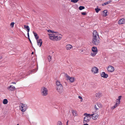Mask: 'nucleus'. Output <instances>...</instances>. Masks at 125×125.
<instances>
[{
	"mask_svg": "<svg viewBox=\"0 0 125 125\" xmlns=\"http://www.w3.org/2000/svg\"><path fill=\"white\" fill-rule=\"evenodd\" d=\"M100 39L98 33L96 31H94L93 32L92 40L93 43L95 45H98L100 43Z\"/></svg>",
	"mask_w": 125,
	"mask_h": 125,
	"instance_id": "nucleus-1",
	"label": "nucleus"
},
{
	"mask_svg": "<svg viewBox=\"0 0 125 125\" xmlns=\"http://www.w3.org/2000/svg\"><path fill=\"white\" fill-rule=\"evenodd\" d=\"M84 115L85 116L84 119V123H86L88 122L90 120L91 115L90 114H88L87 113H85Z\"/></svg>",
	"mask_w": 125,
	"mask_h": 125,
	"instance_id": "nucleus-2",
	"label": "nucleus"
},
{
	"mask_svg": "<svg viewBox=\"0 0 125 125\" xmlns=\"http://www.w3.org/2000/svg\"><path fill=\"white\" fill-rule=\"evenodd\" d=\"M41 93L42 95L45 96L48 94V90L47 88L44 87H42L41 89Z\"/></svg>",
	"mask_w": 125,
	"mask_h": 125,
	"instance_id": "nucleus-3",
	"label": "nucleus"
},
{
	"mask_svg": "<svg viewBox=\"0 0 125 125\" xmlns=\"http://www.w3.org/2000/svg\"><path fill=\"white\" fill-rule=\"evenodd\" d=\"M27 106L25 104L21 103L19 106L20 109L22 112H24L26 110L27 108Z\"/></svg>",
	"mask_w": 125,
	"mask_h": 125,
	"instance_id": "nucleus-4",
	"label": "nucleus"
},
{
	"mask_svg": "<svg viewBox=\"0 0 125 125\" xmlns=\"http://www.w3.org/2000/svg\"><path fill=\"white\" fill-rule=\"evenodd\" d=\"M107 71L108 72L112 73L114 72L115 71L114 68L112 66L109 65L107 67Z\"/></svg>",
	"mask_w": 125,
	"mask_h": 125,
	"instance_id": "nucleus-5",
	"label": "nucleus"
},
{
	"mask_svg": "<svg viewBox=\"0 0 125 125\" xmlns=\"http://www.w3.org/2000/svg\"><path fill=\"white\" fill-rule=\"evenodd\" d=\"M91 72L93 74H95L97 73L98 72V69L96 67L94 66L92 68Z\"/></svg>",
	"mask_w": 125,
	"mask_h": 125,
	"instance_id": "nucleus-6",
	"label": "nucleus"
},
{
	"mask_svg": "<svg viewBox=\"0 0 125 125\" xmlns=\"http://www.w3.org/2000/svg\"><path fill=\"white\" fill-rule=\"evenodd\" d=\"M57 90V91L59 93H61L63 91V87L62 85H60L59 86L56 87Z\"/></svg>",
	"mask_w": 125,
	"mask_h": 125,
	"instance_id": "nucleus-7",
	"label": "nucleus"
},
{
	"mask_svg": "<svg viewBox=\"0 0 125 125\" xmlns=\"http://www.w3.org/2000/svg\"><path fill=\"white\" fill-rule=\"evenodd\" d=\"M56 34H49V35L50 39L52 40H55Z\"/></svg>",
	"mask_w": 125,
	"mask_h": 125,
	"instance_id": "nucleus-8",
	"label": "nucleus"
},
{
	"mask_svg": "<svg viewBox=\"0 0 125 125\" xmlns=\"http://www.w3.org/2000/svg\"><path fill=\"white\" fill-rule=\"evenodd\" d=\"M66 79L67 80H69L70 82L72 83L73 82L74 79L73 77H70L67 74L65 75Z\"/></svg>",
	"mask_w": 125,
	"mask_h": 125,
	"instance_id": "nucleus-9",
	"label": "nucleus"
},
{
	"mask_svg": "<svg viewBox=\"0 0 125 125\" xmlns=\"http://www.w3.org/2000/svg\"><path fill=\"white\" fill-rule=\"evenodd\" d=\"M92 113V114H91V116H92V118L94 120L98 118V115L94 113L93 112Z\"/></svg>",
	"mask_w": 125,
	"mask_h": 125,
	"instance_id": "nucleus-10",
	"label": "nucleus"
},
{
	"mask_svg": "<svg viewBox=\"0 0 125 125\" xmlns=\"http://www.w3.org/2000/svg\"><path fill=\"white\" fill-rule=\"evenodd\" d=\"M122 97V96H120L118 97V99H116V105L117 106L120 104V100Z\"/></svg>",
	"mask_w": 125,
	"mask_h": 125,
	"instance_id": "nucleus-11",
	"label": "nucleus"
},
{
	"mask_svg": "<svg viewBox=\"0 0 125 125\" xmlns=\"http://www.w3.org/2000/svg\"><path fill=\"white\" fill-rule=\"evenodd\" d=\"M56 36L55 40L56 41H59L61 40L62 37V35L60 34L58 35L56 34Z\"/></svg>",
	"mask_w": 125,
	"mask_h": 125,
	"instance_id": "nucleus-12",
	"label": "nucleus"
},
{
	"mask_svg": "<svg viewBox=\"0 0 125 125\" xmlns=\"http://www.w3.org/2000/svg\"><path fill=\"white\" fill-rule=\"evenodd\" d=\"M118 23L120 24L125 23V19H122L118 21Z\"/></svg>",
	"mask_w": 125,
	"mask_h": 125,
	"instance_id": "nucleus-13",
	"label": "nucleus"
},
{
	"mask_svg": "<svg viewBox=\"0 0 125 125\" xmlns=\"http://www.w3.org/2000/svg\"><path fill=\"white\" fill-rule=\"evenodd\" d=\"M37 42L38 45L40 47H41L42 43V39H41L38 40H37Z\"/></svg>",
	"mask_w": 125,
	"mask_h": 125,
	"instance_id": "nucleus-14",
	"label": "nucleus"
},
{
	"mask_svg": "<svg viewBox=\"0 0 125 125\" xmlns=\"http://www.w3.org/2000/svg\"><path fill=\"white\" fill-rule=\"evenodd\" d=\"M24 28L25 29H27V31L28 32L27 35H28V37H29V32L30 31V28L29 26H26V25H24Z\"/></svg>",
	"mask_w": 125,
	"mask_h": 125,
	"instance_id": "nucleus-15",
	"label": "nucleus"
},
{
	"mask_svg": "<svg viewBox=\"0 0 125 125\" xmlns=\"http://www.w3.org/2000/svg\"><path fill=\"white\" fill-rule=\"evenodd\" d=\"M72 46L71 45L68 44L66 46V49L67 50H70L72 48Z\"/></svg>",
	"mask_w": 125,
	"mask_h": 125,
	"instance_id": "nucleus-16",
	"label": "nucleus"
},
{
	"mask_svg": "<svg viewBox=\"0 0 125 125\" xmlns=\"http://www.w3.org/2000/svg\"><path fill=\"white\" fill-rule=\"evenodd\" d=\"M8 89L9 90L13 91L15 90V88L14 86L10 85L8 87Z\"/></svg>",
	"mask_w": 125,
	"mask_h": 125,
	"instance_id": "nucleus-17",
	"label": "nucleus"
},
{
	"mask_svg": "<svg viewBox=\"0 0 125 125\" xmlns=\"http://www.w3.org/2000/svg\"><path fill=\"white\" fill-rule=\"evenodd\" d=\"M108 76V75L107 74L105 73L104 72H102V77L106 78H107Z\"/></svg>",
	"mask_w": 125,
	"mask_h": 125,
	"instance_id": "nucleus-18",
	"label": "nucleus"
},
{
	"mask_svg": "<svg viewBox=\"0 0 125 125\" xmlns=\"http://www.w3.org/2000/svg\"><path fill=\"white\" fill-rule=\"evenodd\" d=\"M107 15V11L106 10H105L103 12V16L104 17H105Z\"/></svg>",
	"mask_w": 125,
	"mask_h": 125,
	"instance_id": "nucleus-19",
	"label": "nucleus"
},
{
	"mask_svg": "<svg viewBox=\"0 0 125 125\" xmlns=\"http://www.w3.org/2000/svg\"><path fill=\"white\" fill-rule=\"evenodd\" d=\"M92 52H97V48L95 47H93L92 49Z\"/></svg>",
	"mask_w": 125,
	"mask_h": 125,
	"instance_id": "nucleus-20",
	"label": "nucleus"
},
{
	"mask_svg": "<svg viewBox=\"0 0 125 125\" xmlns=\"http://www.w3.org/2000/svg\"><path fill=\"white\" fill-rule=\"evenodd\" d=\"M56 83L57 85L56 87L59 86H60L61 85H62L61 83L58 81H56Z\"/></svg>",
	"mask_w": 125,
	"mask_h": 125,
	"instance_id": "nucleus-21",
	"label": "nucleus"
},
{
	"mask_svg": "<svg viewBox=\"0 0 125 125\" xmlns=\"http://www.w3.org/2000/svg\"><path fill=\"white\" fill-rule=\"evenodd\" d=\"M33 33L34 34L35 39L37 40L39 37L38 36L37 34L36 33H35L34 31H33Z\"/></svg>",
	"mask_w": 125,
	"mask_h": 125,
	"instance_id": "nucleus-22",
	"label": "nucleus"
},
{
	"mask_svg": "<svg viewBox=\"0 0 125 125\" xmlns=\"http://www.w3.org/2000/svg\"><path fill=\"white\" fill-rule=\"evenodd\" d=\"M97 52H92L91 53V55L93 57H94L97 53Z\"/></svg>",
	"mask_w": 125,
	"mask_h": 125,
	"instance_id": "nucleus-23",
	"label": "nucleus"
},
{
	"mask_svg": "<svg viewBox=\"0 0 125 125\" xmlns=\"http://www.w3.org/2000/svg\"><path fill=\"white\" fill-rule=\"evenodd\" d=\"M111 2V1H109L107 2H105V3L102 4V6H105L107 4H108L110 3Z\"/></svg>",
	"mask_w": 125,
	"mask_h": 125,
	"instance_id": "nucleus-24",
	"label": "nucleus"
},
{
	"mask_svg": "<svg viewBox=\"0 0 125 125\" xmlns=\"http://www.w3.org/2000/svg\"><path fill=\"white\" fill-rule=\"evenodd\" d=\"M72 112L73 115V116H75L77 115L76 111L73 110L72 111Z\"/></svg>",
	"mask_w": 125,
	"mask_h": 125,
	"instance_id": "nucleus-25",
	"label": "nucleus"
},
{
	"mask_svg": "<svg viewBox=\"0 0 125 125\" xmlns=\"http://www.w3.org/2000/svg\"><path fill=\"white\" fill-rule=\"evenodd\" d=\"M8 100L6 99H4L3 101V103L4 104H6L8 103Z\"/></svg>",
	"mask_w": 125,
	"mask_h": 125,
	"instance_id": "nucleus-26",
	"label": "nucleus"
},
{
	"mask_svg": "<svg viewBox=\"0 0 125 125\" xmlns=\"http://www.w3.org/2000/svg\"><path fill=\"white\" fill-rule=\"evenodd\" d=\"M57 125H62V122L60 121H58L57 122Z\"/></svg>",
	"mask_w": 125,
	"mask_h": 125,
	"instance_id": "nucleus-27",
	"label": "nucleus"
},
{
	"mask_svg": "<svg viewBox=\"0 0 125 125\" xmlns=\"http://www.w3.org/2000/svg\"><path fill=\"white\" fill-rule=\"evenodd\" d=\"M96 96L98 97H101V94L99 93H97L95 95Z\"/></svg>",
	"mask_w": 125,
	"mask_h": 125,
	"instance_id": "nucleus-28",
	"label": "nucleus"
},
{
	"mask_svg": "<svg viewBox=\"0 0 125 125\" xmlns=\"http://www.w3.org/2000/svg\"><path fill=\"white\" fill-rule=\"evenodd\" d=\"M48 61L50 62L51 60L52 57L50 56H49L48 57Z\"/></svg>",
	"mask_w": 125,
	"mask_h": 125,
	"instance_id": "nucleus-29",
	"label": "nucleus"
},
{
	"mask_svg": "<svg viewBox=\"0 0 125 125\" xmlns=\"http://www.w3.org/2000/svg\"><path fill=\"white\" fill-rule=\"evenodd\" d=\"M85 8L84 6H80L79 7V9L80 10H82L84 9Z\"/></svg>",
	"mask_w": 125,
	"mask_h": 125,
	"instance_id": "nucleus-30",
	"label": "nucleus"
},
{
	"mask_svg": "<svg viewBox=\"0 0 125 125\" xmlns=\"http://www.w3.org/2000/svg\"><path fill=\"white\" fill-rule=\"evenodd\" d=\"M97 105L98 106V107H99V109L100 108L102 107V105L100 103H98L97 104Z\"/></svg>",
	"mask_w": 125,
	"mask_h": 125,
	"instance_id": "nucleus-31",
	"label": "nucleus"
},
{
	"mask_svg": "<svg viewBox=\"0 0 125 125\" xmlns=\"http://www.w3.org/2000/svg\"><path fill=\"white\" fill-rule=\"evenodd\" d=\"M95 10L96 12L97 13H98L99 11H100L101 10L100 9H99L98 8H95Z\"/></svg>",
	"mask_w": 125,
	"mask_h": 125,
	"instance_id": "nucleus-32",
	"label": "nucleus"
},
{
	"mask_svg": "<svg viewBox=\"0 0 125 125\" xmlns=\"http://www.w3.org/2000/svg\"><path fill=\"white\" fill-rule=\"evenodd\" d=\"M94 108L96 110H97L98 109H99V108L98 107L97 105H95L94 106Z\"/></svg>",
	"mask_w": 125,
	"mask_h": 125,
	"instance_id": "nucleus-33",
	"label": "nucleus"
},
{
	"mask_svg": "<svg viewBox=\"0 0 125 125\" xmlns=\"http://www.w3.org/2000/svg\"><path fill=\"white\" fill-rule=\"evenodd\" d=\"M78 1V0H71V1L74 3H76Z\"/></svg>",
	"mask_w": 125,
	"mask_h": 125,
	"instance_id": "nucleus-34",
	"label": "nucleus"
},
{
	"mask_svg": "<svg viewBox=\"0 0 125 125\" xmlns=\"http://www.w3.org/2000/svg\"><path fill=\"white\" fill-rule=\"evenodd\" d=\"M117 106L115 104V105H114V106H112L111 107V109L113 110Z\"/></svg>",
	"mask_w": 125,
	"mask_h": 125,
	"instance_id": "nucleus-35",
	"label": "nucleus"
},
{
	"mask_svg": "<svg viewBox=\"0 0 125 125\" xmlns=\"http://www.w3.org/2000/svg\"><path fill=\"white\" fill-rule=\"evenodd\" d=\"M14 23V22H11L10 24V25L11 27H13Z\"/></svg>",
	"mask_w": 125,
	"mask_h": 125,
	"instance_id": "nucleus-36",
	"label": "nucleus"
},
{
	"mask_svg": "<svg viewBox=\"0 0 125 125\" xmlns=\"http://www.w3.org/2000/svg\"><path fill=\"white\" fill-rule=\"evenodd\" d=\"M81 14L83 15H84L86 14V13L85 12H82Z\"/></svg>",
	"mask_w": 125,
	"mask_h": 125,
	"instance_id": "nucleus-37",
	"label": "nucleus"
},
{
	"mask_svg": "<svg viewBox=\"0 0 125 125\" xmlns=\"http://www.w3.org/2000/svg\"><path fill=\"white\" fill-rule=\"evenodd\" d=\"M78 98L79 99H80L82 100H81V101H82V100H83V99H82V97L81 96H78Z\"/></svg>",
	"mask_w": 125,
	"mask_h": 125,
	"instance_id": "nucleus-38",
	"label": "nucleus"
},
{
	"mask_svg": "<svg viewBox=\"0 0 125 125\" xmlns=\"http://www.w3.org/2000/svg\"><path fill=\"white\" fill-rule=\"evenodd\" d=\"M47 31L49 33H51V32H52V31L50 30H48Z\"/></svg>",
	"mask_w": 125,
	"mask_h": 125,
	"instance_id": "nucleus-39",
	"label": "nucleus"
},
{
	"mask_svg": "<svg viewBox=\"0 0 125 125\" xmlns=\"http://www.w3.org/2000/svg\"><path fill=\"white\" fill-rule=\"evenodd\" d=\"M28 39H29V40H30V42H31V40H30V38H29V37H28Z\"/></svg>",
	"mask_w": 125,
	"mask_h": 125,
	"instance_id": "nucleus-40",
	"label": "nucleus"
},
{
	"mask_svg": "<svg viewBox=\"0 0 125 125\" xmlns=\"http://www.w3.org/2000/svg\"><path fill=\"white\" fill-rule=\"evenodd\" d=\"M35 70H34H34H32V71H31V72H35Z\"/></svg>",
	"mask_w": 125,
	"mask_h": 125,
	"instance_id": "nucleus-41",
	"label": "nucleus"
},
{
	"mask_svg": "<svg viewBox=\"0 0 125 125\" xmlns=\"http://www.w3.org/2000/svg\"><path fill=\"white\" fill-rule=\"evenodd\" d=\"M56 32L54 31H52V32H51V33H55Z\"/></svg>",
	"mask_w": 125,
	"mask_h": 125,
	"instance_id": "nucleus-42",
	"label": "nucleus"
},
{
	"mask_svg": "<svg viewBox=\"0 0 125 125\" xmlns=\"http://www.w3.org/2000/svg\"><path fill=\"white\" fill-rule=\"evenodd\" d=\"M68 121H67V123H66V125H68Z\"/></svg>",
	"mask_w": 125,
	"mask_h": 125,
	"instance_id": "nucleus-43",
	"label": "nucleus"
},
{
	"mask_svg": "<svg viewBox=\"0 0 125 125\" xmlns=\"http://www.w3.org/2000/svg\"><path fill=\"white\" fill-rule=\"evenodd\" d=\"M11 83L13 84H16V83L14 82H13Z\"/></svg>",
	"mask_w": 125,
	"mask_h": 125,
	"instance_id": "nucleus-44",
	"label": "nucleus"
},
{
	"mask_svg": "<svg viewBox=\"0 0 125 125\" xmlns=\"http://www.w3.org/2000/svg\"><path fill=\"white\" fill-rule=\"evenodd\" d=\"M88 125L87 124H84V125Z\"/></svg>",
	"mask_w": 125,
	"mask_h": 125,
	"instance_id": "nucleus-45",
	"label": "nucleus"
},
{
	"mask_svg": "<svg viewBox=\"0 0 125 125\" xmlns=\"http://www.w3.org/2000/svg\"><path fill=\"white\" fill-rule=\"evenodd\" d=\"M33 52H32V54H33Z\"/></svg>",
	"mask_w": 125,
	"mask_h": 125,
	"instance_id": "nucleus-46",
	"label": "nucleus"
},
{
	"mask_svg": "<svg viewBox=\"0 0 125 125\" xmlns=\"http://www.w3.org/2000/svg\"><path fill=\"white\" fill-rule=\"evenodd\" d=\"M17 125H19V124H18Z\"/></svg>",
	"mask_w": 125,
	"mask_h": 125,
	"instance_id": "nucleus-47",
	"label": "nucleus"
},
{
	"mask_svg": "<svg viewBox=\"0 0 125 125\" xmlns=\"http://www.w3.org/2000/svg\"><path fill=\"white\" fill-rule=\"evenodd\" d=\"M101 76H102V74H101Z\"/></svg>",
	"mask_w": 125,
	"mask_h": 125,
	"instance_id": "nucleus-48",
	"label": "nucleus"
}]
</instances>
